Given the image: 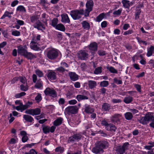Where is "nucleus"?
<instances>
[{"instance_id": "f257e3e1", "label": "nucleus", "mask_w": 154, "mask_h": 154, "mask_svg": "<svg viewBox=\"0 0 154 154\" xmlns=\"http://www.w3.org/2000/svg\"><path fill=\"white\" fill-rule=\"evenodd\" d=\"M70 14L74 20H78L82 17V15H85V11L83 9L75 10L71 11Z\"/></svg>"}, {"instance_id": "f03ea898", "label": "nucleus", "mask_w": 154, "mask_h": 154, "mask_svg": "<svg viewBox=\"0 0 154 154\" xmlns=\"http://www.w3.org/2000/svg\"><path fill=\"white\" fill-rule=\"evenodd\" d=\"M150 121H154L153 113L152 112L148 113L144 117H141L140 122L141 123L144 125L148 123Z\"/></svg>"}, {"instance_id": "7ed1b4c3", "label": "nucleus", "mask_w": 154, "mask_h": 154, "mask_svg": "<svg viewBox=\"0 0 154 154\" xmlns=\"http://www.w3.org/2000/svg\"><path fill=\"white\" fill-rule=\"evenodd\" d=\"M94 3L92 0L88 1L86 4V9L85 11V16L88 17L89 16V13L92 10Z\"/></svg>"}, {"instance_id": "20e7f679", "label": "nucleus", "mask_w": 154, "mask_h": 154, "mask_svg": "<svg viewBox=\"0 0 154 154\" xmlns=\"http://www.w3.org/2000/svg\"><path fill=\"white\" fill-rule=\"evenodd\" d=\"M32 104V103L28 102L25 105H23L22 103H20L19 106H17L15 108L18 111L22 112L23 110L28 108Z\"/></svg>"}, {"instance_id": "39448f33", "label": "nucleus", "mask_w": 154, "mask_h": 154, "mask_svg": "<svg viewBox=\"0 0 154 154\" xmlns=\"http://www.w3.org/2000/svg\"><path fill=\"white\" fill-rule=\"evenodd\" d=\"M58 54V51L55 49H52L49 50L47 56L49 59L52 60L56 58L57 57Z\"/></svg>"}, {"instance_id": "423d86ee", "label": "nucleus", "mask_w": 154, "mask_h": 154, "mask_svg": "<svg viewBox=\"0 0 154 154\" xmlns=\"http://www.w3.org/2000/svg\"><path fill=\"white\" fill-rule=\"evenodd\" d=\"M78 109L77 106H71L66 108L65 111L68 114H75L77 113Z\"/></svg>"}, {"instance_id": "0eeeda50", "label": "nucleus", "mask_w": 154, "mask_h": 154, "mask_svg": "<svg viewBox=\"0 0 154 154\" xmlns=\"http://www.w3.org/2000/svg\"><path fill=\"white\" fill-rule=\"evenodd\" d=\"M17 52L18 54L24 56L27 52V47L26 45H20L17 47Z\"/></svg>"}, {"instance_id": "6e6552de", "label": "nucleus", "mask_w": 154, "mask_h": 154, "mask_svg": "<svg viewBox=\"0 0 154 154\" xmlns=\"http://www.w3.org/2000/svg\"><path fill=\"white\" fill-rule=\"evenodd\" d=\"M44 92L46 95L50 96L53 97H56L57 96L56 92L54 90L49 88H46Z\"/></svg>"}, {"instance_id": "1a4fd4ad", "label": "nucleus", "mask_w": 154, "mask_h": 154, "mask_svg": "<svg viewBox=\"0 0 154 154\" xmlns=\"http://www.w3.org/2000/svg\"><path fill=\"white\" fill-rule=\"evenodd\" d=\"M41 111L39 109L36 108L35 109H30L26 110L25 113L29 114L33 116L38 115L40 113Z\"/></svg>"}, {"instance_id": "9d476101", "label": "nucleus", "mask_w": 154, "mask_h": 154, "mask_svg": "<svg viewBox=\"0 0 154 154\" xmlns=\"http://www.w3.org/2000/svg\"><path fill=\"white\" fill-rule=\"evenodd\" d=\"M78 56L82 60H86L88 57V54L84 51L81 50L79 52Z\"/></svg>"}, {"instance_id": "9b49d317", "label": "nucleus", "mask_w": 154, "mask_h": 154, "mask_svg": "<svg viewBox=\"0 0 154 154\" xmlns=\"http://www.w3.org/2000/svg\"><path fill=\"white\" fill-rule=\"evenodd\" d=\"M30 46L31 49L35 51H38L40 50L38 43L34 41H32L30 44Z\"/></svg>"}, {"instance_id": "f8f14e48", "label": "nucleus", "mask_w": 154, "mask_h": 154, "mask_svg": "<svg viewBox=\"0 0 154 154\" xmlns=\"http://www.w3.org/2000/svg\"><path fill=\"white\" fill-rule=\"evenodd\" d=\"M122 118V116L121 114H116L111 116V120L113 122H117Z\"/></svg>"}, {"instance_id": "ddd939ff", "label": "nucleus", "mask_w": 154, "mask_h": 154, "mask_svg": "<svg viewBox=\"0 0 154 154\" xmlns=\"http://www.w3.org/2000/svg\"><path fill=\"white\" fill-rule=\"evenodd\" d=\"M61 21L64 23H70V20L67 14H63L61 15Z\"/></svg>"}, {"instance_id": "4468645a", "label": "nucleus", "mask_w": 154, "mask_h": 154, "mask_svg": "<svg viewBox=\"0 0 154 154\" xmlns=\"http://www.w3.org/2000/svg\"><path fill=\"white\" fill-rule=\"evenodd\" d=\"M129 144L128 143H126L124 144L122 147L119 148L116 150L117 154H123L125 150L127 148V146Z\"/></svg>"}, {"instance_id": "2eb2a0df", "label": "nucleus", "mask_w": 154, "mask_h": 154, "mask_svg": "<svg viewBox=\"0 0 154 154\" xmlns=\"http://www.w3.org/2000/svg\"><path fill=\"white\" fill-rule=\"evenodd\" d=\"M92 151L96 154H100L101 152H103L102 148L98 145L94 147L92 149Z\"/></svg>"}, {"instance_id": "dca6fc26", "label": "nucleus", "mask_w": 154, "mask_h": 154, "mask_svg": "<svg viewBox=\"0 0 154 154\" xmlns=\"http://www.w3.org/2000/svg\"><path fill=\"white\" fill-rule=\"evenodd\" d=\"M20 135L23 136L22 138V141L23 143L26 142L28 139V137L27 136V134L24 131H21L20 133Z\"/></svg>"}, {"instance_id": "f3484780", "label": "nucleus", "mask_w": 154, "mask_h": 154, "mask_svg": "<svg viewBox=\"0 0 154 154\" xmlns=\"http://www.w3.org/2000/svg\"><path fill=\"white\" fill-rule=\"evenodd\" d=\"M147 51L146 56L148 57L151 56L152 54H154V47L151 46L150 47L147 48Z\"/></svg>"}, {"instance_id": "a211bd4d", "label": "nucleus", "mask_w": 154, "mask_h": 154, "mask_svg": "<svg viewBox=\"0 0 154 154\" xmlns=\"http://www.w3.org/2000/svg\"><path fill=\"white\" fill-rule=\"evenodd\" d=\"M34 27L35 28H37L38 30H44L45 29V28L43 26L42 23L39 21H38L36 22L34 26Z\"/></svg>"}, {"instance_id": "6ab92c4d", "label": "nucleus", "mask_w": 154, "mask_h": 154, "mask_svg": "<svg viewBox=\"0 0 154 154\" xmlns=\"http://www.w3.org/2000/svg\"><path fill=\"white\" fill-rule=\"evenodd\" d=\"M88 48L91 51H96L97 50V44L96 42L92 43L88 46Z\"/></svg>"}, {"instance_id": "aec40b11", "label": "nucleus", "mask_w": 154, "mask_h": 154, "mask_svg": "<svg viewBox=\"0 0 154 154\" xmlns=\"http://www.w3.org/2000/svg\"><path fill=\"white\" fill-rule=\"evenodd\" d=\"M47 77L49 80L51 81L56 79V75L55 72H50L48 74Z\"/></svg>"}, {"instance_id": "412c9836", "label": "nucleus", "mask_w": 154, "mask_h": 154, "mask_svg": "<svg viewBox=\"0 0 154 154\" xmlns=\"http://www.w3.org/2000/svg\"><path fill=\"white\" fill-rule=\"evenodd\" d=\"M85 111L88 113H92L94 112V109L90 106L85 105Z\"/></svg>"}, {"instance_id": "4be33fe9", "label": "nucleus", "mask_w": 154, "mask_h": 154, "mask_svg": "<svg viewBox=\"0 0 154 154\" xmlns=\"http://www.w3.org/2000/svg\"><path fill=\"white\" fill-rule=\"evenodd\" d=\"M106 14L102 13L100 14L96 18V21L98 22L101 21L103 19L106 18Z\"/></svg>"}, {"instance_id": "5701e85b", "label": "nucleus", "mask_w": 154, "mask_h": 154, "mask_svg": "<svg viewBox=\"0 0 154 154\" xmlns=\"http://www.w3.org/2000/svg\"><path fill=\"white\" fill-rule=\"evenodd\" d=\"M69 74L70 79L73 81H76L78 79V75L74 72H70Z\"/></svg>"}, {"instance_id": "b1692460", "label": "nucleus", "mask_w": 154, "mask_h": 154, "mask_svg": "<svg viewBox=\"0 0 154 154\" xmlns=\"http://www.w3.org/2000/svg\"><path fill=\"white\" fill-rule=\"evenodd\" d=\"M83 29L86 30H88L90 28L89 23L86 21H83L81 23Z\"/></svg>"}, {"instance_id": "393cba45", "label": "nucleus", "mask_w": 154, "mask_h": 154, "mask_svg": "<svg viewBox=\"0 0 154 154\" xmlns=\"http://www.w3.org/2000/svg\"><path fill=\"white\" fill-rule=\"evenodd\" d=\"M55 28L56 29L62 31H64L65 30V26L62 23L57 24Z\"/></svg>"}, {"instance_id": "a878e982", "label": "nucleus", "mask_w": 154, "mask_h": 154, "mask_svg": "<svg viewBox=\"0 0 154 154\" xmlns=\"http://www.w3.org/2000/svg\"><path fill=\"white\" fill-rule=\"evenodd\" d=\"M63 121V118L59 117L54 122V125L56 126L59 125L61 124Z\"/></svg>"}, {"instance_id": "bb28decb", "label": "nucleus", "mask_w": 154, "mask_h": 154, "mask_svg": "<svg viewBox=\"0 0 154 154\" xmlns=\"http://www.w3.org/2000/svg\"><path fill=\"white\" fill-rule=\"evenodd\" d=\"M106 130L108 131H115L116 129V128L115 126L111 124H109Z\"/></svg>"}, {"instance_id": "cd10ccee", "label": "nucleus", "mask_w": 154, "mask_h": 154, "mask_svg": "<svg viewBox=\"0 0 154 154\" xmlns=\"http://www.w3.org/2000/svg\"><path fill=\"white\" fill-rule=\"evenodd\" d=\"M99 145L103 150V149L106 148L108 147V143L106 141H102L100 142Z\"/></svg>"}, {"instance_id": "c85d7f7f", "label": "nucleus", "mask_w": 154, "mask_h": 154, "mask_svg": "<svg viewBox=\"0 0 154 154\" xmlns=\"http://www.w3.org/2000/svg\"><path fill=\"white\" fill-rule=\"evenodd\" d=\"M76 98L78 101H80L82 100H87L88 99V97L83 95L79 94L76 96Z\"/></svg>"}, {"instance_id": "c756f323", "label": "nucleus", "mask_w": 154, "mask_h": 154, "mask_svg": "<svg viewBox=\"0 0 154 154\" xmlns=\"http://www.w3.org/2000/svg\"><path fill=\"white\" fill-rule=\"evenodd\" d=\"M23 118L27 122H31L33 121V118L31 116L28 115H24Z\"/></svg>"}, {"instance_id": "7c9ffc66", "label": "nucleus", "mask_w": 154, "mask_h": 154, "mask_svg": "<svg viewBox=\"0 0 154 154\" xmlns=\"http://www.w3.org/2000/svg\"><path fill=\"white\" fill-rule=\"evenodd\" d=\"M24 57L30 59H32L35 58V56L31 53L28 52L27 51L26 52V55H25Z\"/></svg>"}, {"instance_id": "2f4dec72", "label": "nucleus", "mask_w": 154, "mask_h": 154, "mask_svg": "<svg viewBox=\"0 0 154 154\" xmlns=\"http://www.w3.org/2000/svg\"><path fill=\"white\" fill-rule=\"evenodd\" d=\"M133 98L130 96H128L125 97L124 99V102L126 104L130 103L132 101Z\"/></svg>"}, {"instance_id": "473e14b6", "label": "nucleus", "mask_w": 154, "mask_h": 154, "mask_svg": "<svg viewBox=\"0 0 154 154\" xmlns=\"http://www.w3.org/2000/svg\"><path fill=\"white\" fill-rule=\"evenodd\" d=\"M43 84L42 82L40 79L38 80L35 85V87L37 88L41 89L42 87Z\"/></svg>"}, {"instance_id": "72a5a7b5", "label": "nucleus", "mask_w": 154, "mask_h": 154, "mask_svg": "<svg viewBox=\"0 0 154 154\" xmlns=\"http://www.w3.org/2000/svg\"><path fill=\"white\" fill-rule=\"evenodd\" d=\"M88 83L89 86L91 89L93 88L96 86V82L94 81L90 80Z\"/></svg>"}, {"instance_id": "f704fd0d", "label": "nucleus", "mask_w": 154, "mask_h": 154, "mask_svg": "<svg viewBox=\"0 0 154 154\" xmlns=\"http://www.w3.org/2000/svg\"><path fill=\"white\" fill-rule=\"evenodd\" d=\"M13 14V12H9L8 11H6L2 17L1 19H4L7 17H8L9 18H10L11 17V15Z\"/></svg>"}, {"instance_id": "c9c22d12", "label": "nucleus", "mask_w": 154, "mask_h": 154, "mask_svg": "<svg viewBox=\"0 0 154 154\" xmlns=\"http://www.w3.org/2000/svg\"><path fill=\"white\" fill-rule=\"evenodd\" d=\"M136 39L137 40L138 42L140 45H147V42L146 41L142 40L139 37H137L136 38Z\"/></svg>"}, {"instance_id": "e433bc0d", "label": "nucleus", "mask_w": 154, "mask_h": 154, "mask_svg": "<svg viewBox=\"0 0 154 154\" xmlns=\"http://www.w3.org/2000/svg\"><path fill=\"white\" fill-rule=\"evenodd\" d=\"M125 119L127 120H131L133 117L132 114L130 112H127L125 114Z\"/></svg>"}, {"instance_id": "4c0bfd02", "label": "nucleus", "mask_w": 154, "mask_h": 154, "mask_svg": "<svg viewBox=\"0 0 154 154\" xmlns=\"http://www.w3.org/2000/svg\"><path fill=\"white\" fill-rule=\"evenodd\" d=\"M106 68L111 73H117V70L112 66H107L106 67Z\"/></svg>"}, {"instance_id": "58836bf2", "label": "nucleus", "mask_w": 154, "mask_h": 154, "mask_svg": "<svg viewBox=\"0 0 154 154\" xmlns=\"http://www.w3.org/2000/svg\"><path fill=\"white\" fill-rule=\"evenodd\" d=\"M110 108V105L107 103H104L102 106V109L105 111L109 110Z\"/></svg>"}, {"instance_id": "ea45409f", "label": "nucleus", "mask_w": 154, "mask_h": 154, "mask_svg": "<svg viewBox=\"0 0 154 154\" xmlns=\"http://www.w3.org/2000/svg\"><path fill=\"white\" fill-rule=\"evenodd\" d=\"M122 3L123 6L125 8H128L129 7V1L127 0H122Z\"/></svg>"}, {"instance_id": "a19ab883", "label": "nucleus", "mask_w": 154, "mask_h": 154, "mask_svg": "<svg viewBox=\"0 0 154 154\" xmlns=\"http://www.w3.org/2000/svg\"><path fill=\"white\" fill-rule=\"evenodd\" d=\"M17 10L22 12L25 13L26 12V10L25 8L22 5L18 6L17 8Z\"/></svg>"}, {"instance_id": "79ce46f5", "label": "nucleus", "mask_w": 154, "mask_h": 154, "mask_svg": "<svg viewBox=\"0 0 154 154\" xmlns=\"http://www.w3.org/2000/svg\"><path fill=\"white\" fill-rule=\"evenodd\" d=\"M58 20L57 18H54L51 22V25L54 27L55 28L57 26L58 23Z\"/></svg>"}, {"instance_id": "37998d69", "label": "nucleus", "mask_w": 154, "mask_h": 154, "mask_svg": "<svg viewBox=\"0 0 154 154\" xmlns=\"http://www.w3.org/2000/svg\"><path fill=\"white\" fill-rule=\"evenodd\" d=\"M11 34L15 36H18L20 35V32L17 30H14L12 31Z\"/></svg>"}, {"instance_id": "c03bdc74", "label": "nucleus", "mask_w": 154, "mask_h": 154, "mask_svg": "<svg viewBox=\"0 0 154 154\" xmlns=\"http://www.w3.org/2000/svg\"><path fill=\"white\" fill-rule=\"evenodd\" d=\"M7 44V43L6 42H3L0 43V54L2 55L3 54V52L1 51V49L3 48Z\"/></svg>"}, {"instance_id": "a18cd8bd", "label": "nucleus", "mask_w": 154, "mask_h": 154, "mask_svg": "<svg viewBox=\"0 0 154 154\" xmlns=\"http://www.w3.org/2000/svg\"><path fill=\"white\" fill-rule=\"evenodd\" d=\"M109 85L108 81H103L100 82V85L102 87H106Z\"/></svg>"}, {"instance_id": "49530a36", "label": "nucleus", "mask_w": 154, "mask_h": 154, "mask_svg": "<svg viewBox=\"0 0 154 154\" xmlns=\"http://www.w3.org/2000/svg\"><path fill=\"white\" fill-rule=\"evenodd\" d=\"M102 71V68L101 67H98L95 70L94 73L96 74H98L101 73Z\"/></svg>"}, {"instance_id": "de8ad7c7", "label": "nucleus", "mask_w": 154, "mask_h": 154, "mask_svg": "<svg viewBox=\"0 0 154 154\" xmlns=\"http://www.w3.org/2000/svg\"><path fill=\"white\" fill-rule=\"evenodd\" d=\"M74 137H75L76 141H79L82 137V136L81 134H74Z\"/></svg>"}, {"instance_id": "09e8293b", "label": "nucleus", "mask_w": 154, "mask_h": 154, "mask_svg": "<svg viewBox=\"0 0 154 154\" xmlns=\"http://www.w3.org/2000/svg\"><path fill=\"white\" fill-rule=\"evenodd\" d=\"M20 89L23 91H26L28 90V87L26 84L22 85L20 86Z\"/></svg>"}, {"instance_id": "8fccbe9b", "label": "nucleus", "mask_w": 154, "mask_h": 154, "mask_svg": "<svg viewBox=\"0 0 154 154\" xmlns=\"http://www.w3.org/2000/svg\"><path fill=\"white\" fill-rule=\"evenodd\" d=\"M35 100L37 102L40 101L42 100L41 94H38L35 97Z\"/></svg>"}, {"instance_id": "3c124183", "label": "nucleus", "mask_w": 154, "mask_h": 154, "mask_svg": "<svg viewBox=\"0 0 154 154\" xmlns=\"http://www.w3.org/2000/svg\"><path fill=\"white\" fill-rule=\"evenodd\" d=\"M41 36L40 35H38L36 36H34L32 40V41L36 42H38L40 40Z\"/></svg>"}, {"instance_id": "603ef678", "label": "nucleus", "mask_w": 154, "mask_h": 154, "mask_svg": "<svg viewBox=\"0 0 154 154\" xmlns=\"http://www.w3.org/2000/svg\"><path fill=\"white\" fill-rule=\"evenodd\" d=\"M36 74L39 77H42L43 75V74L42 71L39 70H37L35 71Z\"/></svg>"}, {"instance_id": "864d4df0", "label": "nucleus", "mask_w": 154, "mask_h": 154, "mask_svg": "<svg viewBox=\"0 0 154 154\" xmlns=\"http://www.w3.org/2000/svg\"><path fill=\"white\" fill-rule=\"evenodd\" d=\"M122 8H120L117 11H114L113 13L114 15L116 16L119 15L121 14L122 11Z\"/></svg>"}, {"instance_id": "5fc2aeb1", "label": "nucleus", "mask_w": 154, "mask_h": 154, "mask_svg": "<svg viewBox=\"0 0 154 154\" xmlns=\"http://www.w3.org/2000/svg\"><path fill=\"white\" fill-rule=\"evenodd\" d=\"M26 94V93L24 92H22L20 93L16 94L15 96V97L17 98H19L23 96Z\"/></svg>"}, {"instance_id": "6e6d98bb", "label": "nucleus", "mask_w": 154, "mask_h": 154, "mask_svg": "<svg viewBox=\"0 0 154 154\" xmlns=\"http://www.w3.org/2000/svg\"><path fill=\"white\" fill-rule=\"evenodd\" d=\"M43 132L45 134H47L50 132L49 127L46 126L43 128Z\"/></svg>"}, {"instance_id": "4d7b16f0", "label": "nucleus", "mask_w": 154, "mask_h": 154, "mask_svg": "<svg viewBox=\"0 0 154 154\" xmlns=\"http://www.w3.org/2000/svg\"><path fill=\"white\" fill-rule=\"evenodd\" d=\"M113 80L114 82L117 85H121L122 83V81L121 80H119L116 78H115Z\"/></svg>"}, {"instance_id": "13d9d810", "label": "nucleus", "mask_w": 154, "mask_h": 154, "mask_svg": "<svg viewBox=\"0 0 154 154\" xmlns=\"http://www.w3.org/2000/svg\"><path fill=\"white\" fill-rule=\"evenodd\" d=\"M76 141L75 137H74V135L69 137L68 140V143L72 142L73 143L74 141Z\"/></svg>"}, {"instance_id": "bf43d9fd", "label": "nucleus", "mask_w": 154, "mask_h": 154, "mask_svg": "<svg viewBox=\"0 0 154 154\" xmlns=\"http://www.w3.org/2000/svg\"><path fill=\"white\" fill-rule=\"evenodd\" d=\"M25 154H37V152L34 149H31L28 152H25Z\"/></svg>"}, {"instance_id": "052dcab7", "label": "nucleus", "mask_w": 154, "mask_h": 154, "mask_svg": "<svg viewBox=\"0 0 154 154\" xmlns=\"http://www.w3.org/2000/svg\"><path fill=\"white\" fill-rule=\"evenodd\" d=\"M130 27V25L128 24H125L123 25L122 29L125 30H127Z\"/></svg>"}, {"instance_id": "680f3d73", "label": "nucleus", "mask_w": 154, "mask_h": 154, "mask_svg": "<svg viewBox=\"0 0 154 154\" xmlns=\"http://www.w3.org/2000/svg\"><path fill=\"white\" fill-rule=\"evenodd\" d=\"M133 32V31L132 30H129L128 31H127L125 32L124 33L123 35H128L129 34H131Z\"/></svg>"}, {"instance_id": "e2e57ef3", "label": "nucleus", "mask_w": 154, "mask_h": 154, "mask_svg": "<svg viewBox=\"0 0 154 154\" xmlns=\"http://www.w3.org/2000/svg\"><path fill=\"white\" fill-rule=\"evenodd\" d=\"M63 151V149L60 147H58L56 148L55 149V151L56 152H62Z\"/></svg>"}, {"instance_id": "0e129e2a", "label": "nucleus", "mask_w": 154, "mask_h": 154, "mask_svg": "<svg viewBox=\"0 0 154 154\" xmlns=\"http://www.w3.org/2000/svg\"><path fill=\"white\" fill-rule=\"evenodd\" d=\"M56 70L60 72H63L65 71V69L63 67L61 66H60L58 68H57Z\"/></svg>"}, {"instance_id": "69168bd1", "label": "nucleus", "mask_w": 154, "mask_h": 154, "mask_svg": "<svg viewBox=\"0 0 154 154\" xmlns=\"http://www.w3.org/2000/svg\"><path fill=\"white\" fill-rule=\"evenodd\" d=\"M149 64L150 65L151 67L152 68H154V60H150L149 62Z\"/></svg>"}, {"instance_id": "338daca9", "label": "nucleus", "mask_w": 154, "mask_h": 154, "mask_svg": "<svg viewBox=\"0 0 154 154\" xmlns=\"http://www.w3.org/2000/svg\"><path fill=\"white\" fill-rule=\"evenodd\" d=\"M19 1L18 0H14L12 2L11 4V6L12 7H14L17 5Z\"/></svg>"}, {"instance_id": "774afa93", "label": "nucleus", "mask_w": 154, "mask_h": 154, "mask_svg": "<svg viewBox=\"0 0 154 154\" xmlns=\"http://www.w3.org/2000/svg\"><path fill=\"white\" fill-rule=\"evenodd\" d=\"M101 124L106 126V129L107 126L109 124H108L107 122L105 120H103L101 122Z\"/></svg>"}]
</instances>
